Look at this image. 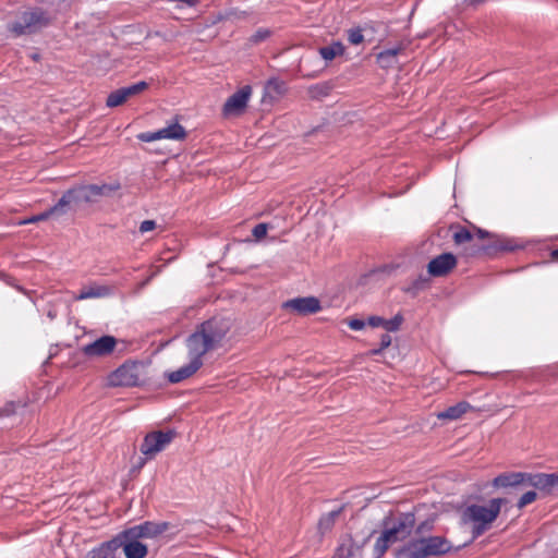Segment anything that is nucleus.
Instances as JSON below:
<instances>
[{
  "label": "nucleus",
  "instance_id": "obj_1",
  "mask_svg": "<svg viewBox=\"0 0 558 558\" xmlns=\"http://www.w3.org/2000/svg\"><path fill=\"white\" fill-rule=\"evenodd\" d=\"M231 328L232 320L220 316H215L198 325L185 341L190 363L168 373V380L172 384H178L193 376L203 365L202 357L225 344Z\"/></svg>",
  "mask_w": 558,
  "mask_h": 558
},
{
  "label": "nucleus",
  "instance_id": "obj_2",
  "mask_svg": "<svg viewBox=\"0 0 558 558\" xmlns=\"http://www.w3.org/2000/svg\"><path fill=\"white\" fill-rule=\"evenodd\" d=\"M415 523L413 512H397L387 517L384 520V532L375 544L376 556H383L391 544L405 539L412 533Z\"/></svg>",
  "mask_w": 558,
  "mask_h": 558
},
{
  "label": "nucleus",
  "instance_id": "obj_3",
  "mask_svg": "<svg viewBox=\"0 0 558 558\" xmlns=\"http://www.w3.org/2000/svg\"><path fill=\"white\" fill-rule=\"evenodd\" d=\"M507 502L505 498H493L487 506L470 505L462 512L464 523L472 522L473 538L481 536L500 513L501 506Z\"/></svg>",
  "mask_w": 558,
  "mask_h": 558
},
{
  "label": "nucleus",
  "instance_id": "obj_4",
  "mask_svg": "<svg viewBox=\"0 0 558 558\" xmlns=\"http://www.w3.org/2000/svg\"><path fill=\"white\" fill-rule=\"evenodd\" d=\"M450 550L449 542L441 536H429L414 539L397 553V558H426L440 556Z\"/></svg>",
  "mask_w": 558,
  "mask_h": 558
},
{
  "label": "nucleus",
  "instance_id": "obj_5",
  "mask_svg": "<svg viewBox=\"0 0 558 558\" xmlns=\"http://www.w3.org/2000/svg\"><path fill=\"white\" fill-rule=\"evenodd\" d=\"M53 16L40 8L24 11L8 25L14 36L31 35L50 25Z\"/></svg>",
  "mask_w": 558,
  "mask_h": 558
},
{
  "label": "nucleus",
  "instance_id": "obj_6",
  "mask_svg": "<svg viewBox=\"0 0 558 558\" xmlns=\"http://www.w3.org/2000/svg\"><path fill=\"white\" fill-rule=\"evenodd\" d=\"M144 377V365L136 361H126L107 377L110 387L140 386Z\"/></svg>",
  "mask_w": 558,
  "mask_h": 558
},
{
  "label": "nucleus",
  "instance_id": "obj_7",
  "mask_svg": "<svg viewBox=\"0 0 558 558\" xmlns=\"http://www.w3.org/2000/svg\"><path fill=\"white\" fill-rule=\"evenodd\" d=\"M177 437L174 429L153 430L145 435L140 451L146 459H154L159 452L165 450Z\"/></svg>",
  "mask_w": 558,
  "mask_h": 558
},
{
  "label": "nucleus",
  "instance_id": "obj_8",
  "mask_svg": "<svg viewBox=\"0 0 558 558\" xmlns=\"http://www.w3.org/2000/svg\"><path fill=\"white\" fill-rule=\"evenodd\" d=\"M111 541L116 543V550L120 547L123 548L126 558H145L148 554V547L143 539L131 536L128 530L122 531Z\"/></svg>",
  "mask_w": 558,
  "mask_h": 558
},
{
  "label": "nucleus",
  "instance_id": "obj_9",
  "mask_svg": "<svg viewBox=\"0 0 558 558\" xmlns=\"http://www.w3.org/2000/svg\"><path fill=\"white\" fill-rule=\"evenodd\" d=\"M252 95V87L245 85L238 92L232 94L222 107V114L225 117H236L244 112L247 101Z\"/></svg>",
  "mask_w": 558,
  "mask_h": 558
},
{
  "label": "nucleus",
  "instance_id": "obj_10",
  "mask_svg": "<svg viewBox=\"0 0 558 558\" xmlns=\"http://www.w3.org/2000/svg\"><path fill=\"white\" fill-rule=\"evenodd\" d=\"M282 308L300 316H307L319 312L322 305L316 296H299L283 302Z\"/></svg>",
  "mask_w": 558,
  "mask_h": 558
},
{
  "label": "nucleus",
  "instance_id": "obj_11",
  "mask_svg": "<svg viewBox=\"0 0 558 558\" xmlns=\"http://www.w3.org/2000/svg\"><path fill=\"white\" fill-rule=\"evenodd\" d=\"M185 137H186V131L178 122H174V123H172L163 129H160L156 132H145V133H140L137 135V138L141 142H145V143L163 140V138L182 141Z\"/></svg>",
  "mask_w": 558,
  "mask_h": 558
},
{
  "label": "nucleus",
  "instance_id": "obj_12",
  "mask_svg": "<svg viewBox=\"0 0 558 558\" xmlns=\"http://www.w3.org/2000/svg\"><path fill=\"white\" fill-rule=\"evenodd\" d=\"M117 339L113 336H102L92 343H88L82 348V352L85 356L93 357H105L110 355L116 347Z\"/></svg>",
  "mask_w": 558,
  "mask_h": 558
},
{
  "label": "nucleus",
  "instance_id": "obj_13",
  "mask_svg": "<svg viewBox=\"0 0 558 558\" xmlns=\"http://www.w3.org/2000/svg\"><path fill=\"white\" fill-rule=\"evenodd\" d=\"M83 204H85V201L81 185H75L66 190L57 202L62 216L70 210L76 211Z\"/></svg>",
  "mask_w": 558,
  "mask_h": 558
},
{
  "label": "nucleus",
  "instance_id": "obj_14",
  "mask_svg": "<svg viewBox=\"0 0 558 558\" xmlns=\"http://www.w3.org/2000/svg\"><path fill=\"white\" fill-rule=\"evenodd\" d=\"M169 529V523L167 522H151L145 521L138 525H134L132 527L126 529L129 534L133 537H138L141 539L155 538L158 535L165 533Z\"/></svg>",
  "mask_w": 558,
  "mask_h": 558
},
{
  "label": "nucleus",
  "instance_id": "obj_15",
  "mask_svg": "<svg viewBox=\"0 0 558 558\" xmlns=\"http://www.w3.org/2000/svg\"><path fill=\"white\" fill-rule=\"evenodd\" d=\"M456 256L452 253H442L428 263L427 272L433 277H444L456 268Z\"/></svg>",
  "mask_w": 558,
  "mask_h": 558
},
{
  "label": "nucleus",
  "instance_id": "obj_16",
  "mask_svg": "<svg viewBox=\"0 0 558 558\" xmlns=\"http://www.w3.org/2000/svg\"><path fill=\"white\" fill-rule=\"evenodd\" d=\"M492 485L495 488L525 487V472H505L496 476Z\"/></svg>",
  "mask_w": 558,
  "mask_h": 558
},
{
  "label": "nucleus",
  "instance_id": "obj_17",
  "mask_svg": "<svg viewBox=\"0 0 558 558\" xmlns=\"http://www.w3.org/2000/svg\"><path fill=\"white\" fill-rule=\"evenodd\" d=\"M470 410H472V405L466 401H461L437 413V418L440 421H456L461 418Z\"/></svg>",
  "mask_w": 558,
  "mask_h": 558
},
{
  "label": "nucleus",
  "instance_id": "obj_18",
  "mask_svg": "<svg viewBox=\"0 0 558 558\" xmlns=\"http://www.w3.org/2000/svg\"><path fill=\"white\" fill-rule=\"evenodd\" d=\"M551 474L545 473H526L525 472V487H534L546 494L550 493Z\"/></svg>",
  "mask_w": 558,
  "mask_h": 558
},
{
  "label": "nucleus",
  "instance_id": "obj_19",
  "mask_svg": "<svg viewBox=\"0 0 558 558\" xmlns=\"http://www.w3.org/2000/svg\"><path fill=\"white\" fill-rule=\"evenodd\" d=\"M110 288L106 286L90 284L88 287L83 288L78 294H76L73 299L75 301H82L86 299H97L104 298L110 294Z\"/></svg>",
  "mask_w": 558,
  "mask_h": 558
},
{
  "label": "nucleus",
  "instance_id": "obj_20",
  "mask_svg": "<svg viewBox=\"0 0 558 558\" xmlns=\"http://www.w3.org/2000/svg\"><path fill=\"white\" fill-rule=\"evenodd\" d=\"M343 507H340L337 510H332L326 514H323L318 521L317 529L320 535H325L330 532L336 524V521L340 517Z\"/></svg>",
  "mask_w": 558,
  "mask_h": 558
},
{
  "label": "nucleus",
  "instance_id": "obj_21",
  "mask_svg": "<svg viewBox=\"0 0 558 558\" xmlns=\"http://www.w3.org/2000/svg\"><path fill=\"white\" fill-rule=\"evenodd\" d=\"M402 51V47L386 49L377 54V62L381 68H391L397 63V56Z\"/></svg>",
  "mask_w": 558,
  "mask_h": 558
},
{
  "label": "nucleus",
  "instance_id": "obj_22",
  "mask_svg": "<svg viewBox=\"0 0 558 558\" xmlns=\"http://www.w3.org/2000/svg\"><path fill=\"white\" fill-rule=\"evenodd\" d=\"M121 189V184L118 181L110 183L94 184L97 202L101 198L111 197Z\"/></svg>",
  "mask_w": 558,
  "mask_h": 558
},
{
  "label": "nucleus",
  "instance_id": "obj_23",
  "mask_svg": "<svg viewBox=\"0 0 558 558\" xmlns=\"http://www.w3.org/2000/svg\"><path fill=\"white\" fill-rule=\"evenodd\" d=\"M114 544L111 539L102 543L99 547L90 550L87 558H116Z\"/></svg>",
  "mask_w": 558,
  "mask_h": 558
},
{
  "label": "nucleus",
  "instance_id": "obj_24",
  "mask_svg": "<svg viewBox=\"0 0 558 558\" xmlns=\"http://www.w3.org/2000/svg\"><path fill=\"white\" fill-rule=\"evenodd\" d=\"M287 92V86L283 81L278 78H270L265 86V93L272 99H278Z\"/></svg>",
  "mask_w": 558,
  "mask_h": 558
},
{
  "label": "nucleus",
  "instance_id": "obj_25",
  "mask_svg": "<svg viewBox=\"0 0 558 558\" xmlns=\"http://www.w3.org/2000/svg\"><path fill=\"white\" fill-rule=\"evenodd\" d=\"M344 46L340 41H336L329 46L322 47L319 53L323 59L330 61L338 56L343 54Z\"/></svg>",
  "mask_w": 558,
  "mask_h": 558
},
{
  "label": "nucleus",
  "instance_id": "obj_26",
  "mask_svg": "<svg viewBox=\"0 0 558 558\" xmlns=\"http://www.w3.org/2000/svg\"><path fill=\"white\" fill-rule=\"evenodd\" d=\"M62 216L61 213H60V209L58 207V205H53L52 207H50L49 209H47L46 211L44 213H40L38 215H35V216H32L25 220H23L21 223L22 225H27V223H36V222H39V221H44V220H47L51 217H60Z\"/></svg>",
  "mask_w": 558,
  "mask_h": 558
},
{
  "label": "nucleus",
  "instance_id": "obj_27",
  "mask_svg": "<svg viewBox=\"0 0 558 558\" xmlns=\"http://www.w3.org/2000/svg\"><path fill=\"white\" fill-rule=\"evenodd\" d=\"M331 84L330 83H318L315 85H312L307 88V94L312 99H322L326 96H328L331 92Z\"/></svg>",
  "mask_w": 558,
  "mask_h": 558
},
{
  "label": "nucleus",
  "instance_id": "obj_28",
  "mask_svg": "<svg viewBox=\"0 0 558 558\" xmlns=\"http://www.w3.org/2000/svg\"><path fill=\"white\" fill-rule=\"evenodd\" d=\"M452 239L457 245H460L472 242L474 240V234L464 227H457Z\"/></svg>",
  "mask_w": 558,
  "mask_h": 558
},
{
  "label": "nucleus",
  "instance_id": "obj_29",
  "mask_svg": "<svg viewBox=\"0 0 558 558\" xmlns=\"http://www.w3.org/2000/svg\"><path fill=\"white\" fill-rule=\"evenodd\" d=\"M355 549L356 548L352 544L351 539H349L338 546L331 558H351L354 555Z\"/></svg>",
  "mask_w": 558,
  "mask_h": 558
},
{
  "label": "nucleus",
  "instance_id": "obj_30",
  "mask_svg": "<svg viewBox=\"0 0 558 558\" xmlns=\"http://www.w3.org/2000/svg\"><path fill=\"white\" fill-rule=\"evenodd\" d=\"M147 87H148V84L146 82L142 81V82H138L131 86L121 87L120 89L122 90L125 99L128 100L131 97H134V96L141 94L142 92L147 89Z\"/></svg>",
  "mask_w": 558,
  "mask_h": 558
},
{
  "label": "nucleus",
  "instance_id": "obj_31",
  "mask_svg": "<svg viewBox=\"0 0 558 558\" xmlns=\"http://www.w3.org/2000/svg\"><path fill=\"white\" fill-rule=\"evenodd\" d=\"M126 101L122 90L119 88L117 90L111 92L106 100V105L110 108H114L123 105Z\"/></svg>",
  "mask_w": 558,
  "mask_h": 558
},
{
  "label": "nucleus",
  "instance_id": "obj_32",
  "mask_svg": "<svg viewBox=\"0 0 558 558\" xmlns=\"http://www.w3.org/2000/svg\"><path fill=\"white\" fill-rule=\"evenodd\" d=\"M402 322L403 317L400 314H397L391 319L384 318L383 328H385L387 331H397L400 328Z\"/></svg>",
  "mask_w": 558,
  "mask_h": 558
},
{
  "label": "nucleus",
  "instance_id": "obj_33",
  "mask_svg": "<svg viewBox=\"0 0 558 558\" xmlns=\"http://www.w3.org/2000/svg\"><path fill=\"white\" fill-rule=\"evenodd\" d=\"M85 204L97 203L94 184H82Z\"/></svg>",
  "mask_w": 558,
  "mask_h": 558
},
{
  "label": "nucleus",
  "instance_id": "obj_34",
  "mask_svg": "<svg viewBox=\"0 0 558 558\" xmlns=\"http://www.w3.org/2000/svg\"><path fill=\"white\" fill-rule=\"evenodd\" d=\"M537 498V494L534 492V490H529L526 493H524L518 504H517V507L518 509H523L524 507H526L527 505L534 502Z\"/></svg>",
  "mask_w": 558,
  "mask_h": 558
},
{
  "label": "nucleus",
  "instance_id": "obj_35",
  "mask_svg": "<svg viewBox=\"0 0 558 558\" xmlns=\"http://www.w3.org/2000/svg\"><path fill=\"white\" fill-rule=\"evenodd\" d=\"M348 40L352 45H360L364 40L361 28H351L348 31Z\"/></svg>",
  "mask_w": 558,
  "mask_h": 558
},
{
  "label": "nucleus",
  "instance_id": "obj_36",
  "mask_svg": "<svg viewBox=\"0 0 558 558\" xmlns=\"http://www.w3.org/2000/svg\"><path fill=\"white\" fill-rule=\"evenodd\" d=\"M270 35H271V32L269 29L259 28L251 36L250 41L252 44H259V43L266 40L267 38H269Z\"/></svg>",
  "mask_w": 558,
  "mask_h": 558
},
{
  "label": "nucleus",
  "instance_id": "obj_37",
  "mask_svg": "<svg viewBox=\"0 0 558 558\" xmlns=\"http://www.w3.org/2000/svg\"><path fill=\"white\" fill-rule=\"evenodd\" d=\"M267 223H258L253 228L252 233L256 240H262L267 234Z\"/></svg>",
  "mask_w": 558,
  "mask_h": 558
},
{
  "label": "nucleus",
  "instance_id": "obj_38",
  "mask_svg": "<svg viewBox=\"0 0 558 558\" xmlns=\"http://www.w3.org/2000/svg\"><path fill=\"white\" fill-rule=\"evenodd\" d=\"M49 2L54 5L59 12L66 11L72 4V0H49Z\"/></svg>",
  "mask_w": 558,
  "mask_h": 558
},
{
  "label": "nucleus",
  "instance_id": "obj_39",
  "mask_svg": "<svg viewBox=\"0 0 558 558\" xmlns=\"http://www.w3.org/2000/svg\"><path fill=\"white\" fill-rule=\"evenodd\" d=\"M156 228V222L154 220H144L140 226V232L145 233L151 231Z\"/></svg>",
  "mask_w": 558,
  "mask_h": 558
},
{
  "label": "nucleus",
  "instance_id": "obj_40",
  "mask_svg": "<svg viewBox=\"0 0 558 558\" xmlns=\"http://www.w3.org/2000/svg\"><path fill=\"white\" fill-rule=\"evenodd\" d=\"M348 325L353 330H361L365 327V322L362 319L353 318L348 322Z\"/></svg>",
  "mask_w": 558,
  "mask_h": 558
},
{
  "label": "nucleus",
  "instance_id": "obj_41",
  "mask_svg": "<svg viewBox=\"0 0 558 558\" xmlns=\"http://www.w3.org/2000/svg\"><path fill=\"white\" fill-rule=\"evenodd\" d=\"M367 324H368L371 327H383L384 318H383V317H379V316H371V317H368V319H367Z\"/></svg>",
  "mask_w": 558,
  "mask_h": 558
},
{
  "label": "nucleus",
  "instance_id": "obj_42",
  "mask_svg": "<svg viewBox=\"0 0 558 558\" xmlns=\"http://www.w3.org/2000/svg\"><path fill=\"white\" fill-rule=\"evenodd\" d=\"M549 494L558 495V474H551L550 493Z\"/></svg>",
  "mask_w": 558,
  "mask_h": 558
},
{
  "label": "nucleus",
  "instance_id": "obj_43",
  "mask_svg": "<svg viewBox=\"0 0 558 558\" xmlns=\"http://www.w3.org/2000/svg\"><path fill=\"white\" fill-rule=\"evenodd\" d=\"M428 281H429V279H428V278L420 277V278H418V279L413 283V288H414L415 290L424 289L425 287H427Z\"/></svg>",
  "mask_w": 558,
  "mask_h": 558
},
{
  "label": "nucleus",
  "instance_id": "obj_44",
  "mask_svg": "<svg viewBox=\"0 0 558 558\" xmlns=\"http://www.w3.org/2000/svg\"><path fill=\"white\" fill-rule=\"evenodd\" d=\"M391 344V337L388 333H384L380 338V348L387 349Z\"/></svg>",
  "mask_w": 558,
  "mask_h": 558
},
{
  "label": "nucleus",
  "instance_id": "obj_45",
  "mask_svg": "<svg viewBox=\"0 0 558 558\" xmlns=\"http://www.w3.org/2000/svg\"><path fill=\"white\" fill-rule=\"evenodd\" d=\"M477 236L480 240H484L485 238L490 236V234L482 229H476V233L474 234V238Z\"/></svg>",
  "mask_w": 558,
  "mask_h": 558
},
{
  "label": "nucleus",
  "instance_id": "obj_46",
  "mask_svg": "<svg viewBox=\"0 0 558 558\" xmlns=\"http://www.w3.org/2000/svg\"><path fill=\"white\" fill-rule=\"evenodd\" d=\"M244 16V12L236 13V12H230L226 15V19H242Z\"/></svg>",
  "mask_w": 558,
  "mask_h": 558
},
{
  "label": "nucleus",
  "instance_id": "obj_47",
  "mask_svg": "<svg viewBox=\"0 0 558 558\" xmlns=\"http://www.w3.org/2000/svg\"><path fill=\"white\" fill-rule=\"evenodd\" d=\"M484 0H465V2L470 5H477L482 3Z\"/></svg>",
  "mask_w": 558,
  "mask_h": 558
},
{
  "label": "nucleus",
  "instance_id": "obj_48",
  "mask_svg": "<svg viewBox=\"0 0 558 558\" xmlns=\"http://www.w3.org/2000/svg\"><path fill=\"white\" fill-rule=\"evenodd\" d=\"M484 0H465V2L470 5H477L482 3Z\"/></svg>",
  "mask_w": 558,
  "mask_h": 558
},
{
  "label": "nucleus",
  "instance_id": "obj_49",
  "mask_svg": "<svg viewBox=\"0 0 558 558\" xmlns=\"http://www.w3.org/2000/svg\"><path fill=\"white\" fill-rule=\"evenodd\" d=\"M383 349L379 347L378 349H374V350H371L368 352L369 355H377L379 353H381Z\"/></svg>",
  "mask_w": 558,
  "mask_h": 558
},
{
  "label": "nucleus",
  "instance_id": "obj_50",
  "mask_svg": "<svg viewBox=\"0 0 558 558\" xmlns=\"http://www.w3.org/2000/svg\"><path fill=\"white\" fill-rule=\"evenodd\" d=\"M147 460H148V459H146V457H145L144 459H143V458H141V459H140V462H137V466H138L140 469H141V468H143Z\"/></svg>",
  "mask_w": 558,
  "mask_h": 558
},
{
  "label": "nucleus",
  "instance_id": "obj_51",
  "mask_svg": "<svg viewBox=\"0 0 558 558\" xmlns=\"http://www.w3.org/2000/svg\"><path fill=\"white\" fill-rule=\"evenodd\" d=\"M551 257H553L554 259L558 260V248H557V250H554V251L551 252Z\"/></svg>",
  "mask_w": 558,
  "mask_h": 558
},
{
  "label": "nucleus",
  "instance_id": "obj_52",
  "mask_svg": "<svg viewBox=\"0 0 558 558\" xmlns=\"http://www.w3.org/2000/svg\"><path fill=\"white\" fill-rule=\"evenodd\" d=\"M492 248H493V247H490V246H485V245H483V246H481V247H480V250L485 251V252H489Z\"/></svg>",
  "mask_w": 558,
  "mask_h": 558
},
{
  "label": "nucleus",
  "instance_id": "obj_53",
  "mask_svg": "<svg viewBox=\"0 0 558 558\" xmlns=\"http://www.w3.org/2000/svg\"><path fill=\"white\" fill-rule=\"evenodd\" d=\"M424 526H425V524H424V523H423V524H421V525H418V526H417V532H422V531H423V529H424Z\"/></svg>",
  "mask_w": 558,
  "mask_h": 558
},
{
  "label": "nucleus",
  "instance_id": "obj_54",
  "mask_svg": "<svg viewBox=\"0 0 558 558\" xmlns=\"http://www.w3.org/2000/svg\"><path fill=\"white\" fill-rule=\"evenodd\" d=\"M494 248L508 250L506 246H494Z\"/></svg>",
  "mask_w": 558,
  "mask_h": 558
},
{
  "label": "nucleus",
  "instance_id": "obj_55",
  "mask_svg": "<svg viewBox=\"0 0 558 558\" xmlns=\"http://www.w3.org/2000/svg\"><path fill=\"white\" fill-rule=\"evenodd\" d=\"M34 60H38L39 59V56L38 54H33L32 57Z\"/></svg>",
  "mask_w": 558,
  "mask_h": 558
}]
</instances>
